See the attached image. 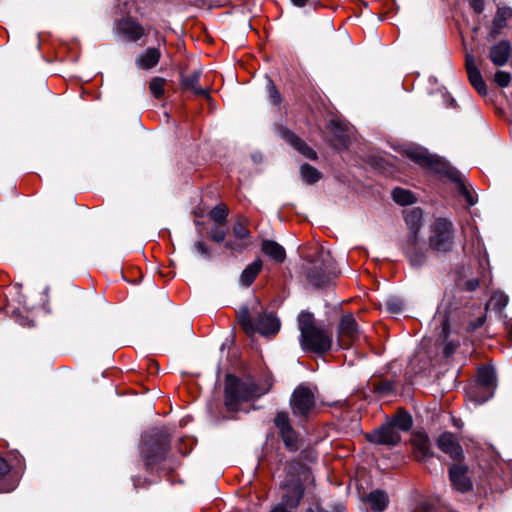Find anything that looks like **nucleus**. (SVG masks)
<instances>
[{"label": "nucleus", "mask_w": 512, "mask_h": 512, "mask_svg": "<svg viewBox=\"0 0 512 512\" xmlns=\"http://www.w3.org/2000/svg\"><path fill=\"white\" fill-rule=\"evenodd\" d=\"M405 155L419 166L444 175L453 181L456 190L465 199L468 206L477 203V196L472 193V187L465 182L464 176L441 157L430 154L427 149L420 146H408L405 149Z\"/></svg>", "instance_id": "1"}, {"label": "nucleus", "mask_w": 512, "mask_h": 512, "mask_svg": "<svg viewBox=\"0 0 512 512\" xmlns=\"http://www.w3.org/2000/svg\"><path fill=\"white\" fill-rule=\"evenodd\" d=\"M238 321L248 335L258 332L261 335H275L280 329V321L273 313L262 311L258 300H254L251 309L243 306L238 312Z\"/></svg>", "instance_id": "2"}, {"label": "nucleus", "mask_w": 512, "mask_h": 512, "mask_svg": "<svg viewBox=\"0 0 512 512\" xmlns=\"http://www.w3.org/2000/svg\"><path fill=\"white\" fill-rule=\"evenodd\" d=\"M298 328L300 331V346L304 351L324 353L332 346V337L326 330L315 324L314 315L302 311L298 315Z\"/></svg>", "instance_id": "3"}, {"label": "nucleus", "mask_w": 512, "mask_h": 512, "mask_svg": "<svg viewBox=\"0 0 512 512\" xmlns=\"http://www.w3.org/2000/svg\"><path fill=\"white\" fill-rule=\"evenodd\" d=\"M268 390L269 387H260L250 378L240 380L228 375L225 383V406L229 411H237L241 403L258 398Z\"/></svg>", "instance_id": "4"}, {"label": "nucleus", "mask_w": 512, "mask_h": 512, "mask_svg": "<svg viewBox=\"0 0 512 512\" xmlns=\"http://www.w3.org/2000/svg\"><path fill=\"white\" fill-rule=\"evenodd\" d=\"M337 276L336 267L331 253L323 248L318 249L307 268V280L315 287L329 285Z\"/></svg>", "instance_id": "5"}, {"label": "nucleus", "mask_w": 512, "mask_h": 512, "mask_svg": "<svg viewBox=\"0 0 512 512\" xmlns=\"http://www.w3.org/2000/svg\"><path fill=\"white\" fill-rule=\"evenodd\" d=\"M497 388L496 371L491 365L480 366L476 373L475 383L467 389V397L477 405L487 402L494 396Z\"/></svg>", "instance_id": "6"}, {"label": "nucleus", "mask_w": 512, "mask_h": 512, "mask_svg": "<svg viewBox=\"0 0 512 512\" xmlns=\"http://www.w3.org/2000/svg\"><path fill=\"white\" fill-rule=\"evenodd\" d=\"M290 407L299 423L307 421L316 408L315 392L305 385H299L290 398Z\"/></svg>", "instance_id": "7"}, {"label": "nucleus", "mask_w": 512, "mask_h": 512, "mask_svg": "<svg viewBox=\"0 0 512 512\" xmlns=\"http://www.w3.org/2000/svg\"><path fill=\"white\" fill-rule=\"evenodd\" d=\"M454 244V228L451 221L438 218L431 227L429 247L436 253H448Z\"/></svg>", "instance_id": "8"}, {"label": "nucleus", "mask_w": 512, "mask_h": 512, "mask_svg": "<svg viewBox=\"0 0 512 512\" xmlns=\"http://www.w3.org/2000/svg\"><path fill=\"white\" fill-rule=\"evenodd\" d=\"M167 444L166 435L161 434L157 436L156 440H154V435L145 434L143 436L141 456L147 469L153 470L156 465L164 460Z\"/></svg>", "instance_id": "9"}, {"label": "nucleus", "mask_w": 512, "mask_h": 512, "mask_svg": "<svg viewBox=\"0 0 512 512\" xmlns=\"http://www.w3.org/2000/svg\"><path fill=\"white\" fill-rule=\"evenodd\" d=\"M362 338V331L354 316L352 314L343 315L338 327V343L340 347L343 349L350 348Z\"/></svg>", "instance_id": "10"}, {"label": "nucleus", "mask_w": 512, "mask_h": 512, "mask_svg": "<svg viewBox=\"0 0 512 512\" xmlns=\"http://www.w3.org/2000/svg\"><path fill=\"white\" fill-rule=\"evenodd\" d=\"M274 425L278 429L279 436L281 437L285 448L290 452L297 451L299 449V438L297 432L291 425L288 412H277L274 417Z\"/></svg>", "instance_id": "11"}, {"label": "nucleus", "mask_w": 512, "mask_h": 512, "mask_svg": "<svg viewBox=\"0 0 512 512\" xmlns=\"http://www.w3.org/2000/svg\"><path fill=\"white\" fill-rule=\"evenodd\" d=\"M367 440L377 445L396 446L401 441V435L389 422L382 424L371 433L367 434Z\"/></svg>", "instance_id": "12"}, {"label": "nucleus", "mask_w": 512, "mask_h": 512, "mask_svg": "<svg viewBox=\"0 0 512 512\" xmlns=\"http://www.w3.org/2000/svg\"><path fill=\"white\" fill-rule=\"evenodd\" d=\"M328 138L331 145L338 149H346L351 140V131L349 127L338 122V121H330L327 125Z\"/></svg>", "instance_id": "13"}, {"label": "nucleus", "mask_w": 512, "mask_h": 512, "mask_svg": "<svg viewBox=\"0 0 512 512\" xmlns=\"http://www.w3.org/2000/svg\"><path fill=\"white\" fill-rule=\"evenodd\" d=\"M414 458L423 463H427L434 457L431 442L428 435L424 432L414 433L411 438Z\"/></svg>", "instance_id": "14"}, {"label": "nucleus", "mask_w": 512, "mask_h": 512, "mask_svg": "<svg viewBox=\"0 0 512 512\" xmlns=\"http://www.w3.org/2000/svg\"><path fill=\"white\" fill-rule=\"evenodd\" d=\"M437 446L453 460H460L463 457V449L451 432L442 433L437 439Z\"/></svg>", "instance_id": "15"}, {"label": "nucleus", "mask_w": 512, "mask_h": 512, "mask_svg": "<svg viewBox=\"0 0 512 512\" xmlns=\"http://www.w3.org/2000/svg\"><path fill=\"white\" fill-rule=\"evenodd\" d=\"M449 478L452 486L459 492H468L473 487L472 481L468 476V469L465 466L453 464L449 468Z\"/></svg>", "instance_id": "16"}, {"label": "nucleus", "mask_w": 512, "mask_h": 512, "mask_svg": "<svg viewBox=\"0 0 512 512\" xmlns=\"http://www.w3.org/2000/svg\"><path fill=\"white\" fill-rule=\"evenodd\" d=\"M285 493L282 495L281 502L278 505H283L288 510L296 509L303 496L304 486L300 482H291L285 485Z\"/></svg>", "instance_id": "17"}, {"label": "nucleus", "mask_w": 512, "mask_h": 512, "mask_svg": "<svg viewBox=\"0 0 512 512\" xmlns=\"http://www.w3.org/2000/svg\"><path fill=\"white\" fill-rule=\"evenodd\" d=\"M465 66L471 85L481 96H485L487 94V86L475 64V60L472 54L466 55Z\"/></svg>", "instance_id": "18"}, {"label": "nucleus", "mask_w": 512, "mask_h": 512, "mask_svg": "<svg viewBox=\"0 0 512 512\" xmlns=\"http://www.w3.org/2000/svg\"><path fill=\"white\" fill-rule=\"evenodd\" d=\"M404 253L414 268L422 267L427 260V254L417 247V236L410 235L407 240V245L404 248Z\"/></svg>", "instance_id": "19"}, {"label": "nucleus", "mask_w": 512, "mask_h": 512, "mask_svg": "<svg viewBox=\"0 0 512 512\" xmlns=\"http://www.w3.org/2000/svg\"><path fill=\"white\" fill-rule=\"evenodd\" d=\"M117 30L130 42L138 41L145 34L144 28L139 23L128 18L118 22Z\"/></svg>", "instance_id": "20"}, {"label": "nucleus", "mask_w": 512, "mask_h": 512, "mask_svg": "<svg viewBox=\"0 0 512 512\" xmlns=\"http://www.w3.org/2000/svg\"><path fill=\"white\" fill-rule=\"evenodd\" d=\"M511 55V44L507 40H502L491 46L489 58L495 66H504Z\"/></svg>", "instance_id": "21"}, {"label": "nucleus", "mask_w": 512, "mask_h": 512, "mask_svg": "<svg viewBox=\"0 0 512 512\" xmlns=\"http://www.w3.org/2000/svg\"><path fill=\"white\" fill-rule=\"evenodd\" d=\"M451 306L450 299H444L438 306L437 311L433 317V324L437 328L441 326V336L447 338L449 335V311Z\"/></svg>", "instance_id": "22"}, {"label": "nucleus", "mask_w": 512, "mask_h": 512, "mask_svg": "<svg viewBox=\"0 0 512 512\" xmlns=\"http://www.w3.org/2000/svg\"><path fill=\"white\" fill-rule=\"evenodd\" d=\"M281 136L286 142H288L294 149L300 152L303 156L312 160L316 159V152L311 147H309L302 139L297 137L292 132L288 130H282Z\"/></svg>", "instance_id": "23"}, {"label": "nucleus", "mask_w": 512, "mask_h": 512, "mask_svg": "<svg viewBox=\"0 0 512 512\" xmlns=\"http://www.w3.org/2000/svg\"><path fill=\"white\" fill-rule=\"evenodd\" d=\"M10 467L7 462L0 458V493L13 491L18 485V479L9 473Z\"/></svg>", "instance_id": "24"}, {"label": "nucleus", "mask_w": 512, "mask_h": 512, "mask_svg": "<svg viewBox=\"0 0 512 512\" xmlns=\"http://www.w3.org/2000/svg\"><path fill=\"white\" fill-rule=\"evenodd\" d=\"M161 57V52L158 48H148L145 52L136 57V66L143 70H149L155 67Z\"/></svg>", "instance_id": "25"}, {"label": "nucleus", "mask_w": 512, "mask_h": 512, "mask_svg": "<svg viewBox=\"0 0 512 512\" xmlns=\"http://www.w3.org/2000/svg\"><path fill=\"white\" fill-rule=\"evenodd\" d=\"M261 251L277 263H282L286 259V251L284 247L273 240H263L261 244Z\"/></svg>", "instance_id": "26"}, {"label": "nucleus", "mask_w": 512, "mask_h": 512, "mask_svg": "<svg viewBox=\"0 0 512 512\" xmlns=\"http://www.w3.org/2000/svg\"><path fill=\"white\" fill-rule=\"evenodd\" d=\"M200 74L199 71H193L191 74L183 75L182 86L197 96L209 98L208 90L199 85Z\"/></svg>", "instance_id": "27"}, {"label": "nucleus", "mask_w": 512, "mask_h": 512, "mask_svg": "<svg viewBox=\"0 0 512 512\" xmlns=\"http://www.w3.org/2000/svg\"><path fill=\"white\" fill-rule=\"evenodd\" d=\"M262 267L263 263L260 259H256L252 263L247 265L240 275V285L243 287H249L254 282L258 274L261 272Z\"/></svg>", "instance_id": "28"}, {"label": "nucleus", "mask_w": 512, "mask_h": 512, "mask_svg": "<svg viewBox=\"0 0 512 512\" xmlns=\"http://www.w3.org/2000/svg\"><path fill=\"white\" fill-rule=\"evenodd\" d=\"M512 18V9L509 7L498 8L490 30L492 36H497L507 25V21Z\"/></svg>", "instance_id": "29"}, {"label": "nucleus", "mask_w": 512, "mask_h": 512, "mask_svg": "<svg viewBox=\"0 0 512 512\" xmlns=\"http://www.w3.org/2000/svg\"><path fill=\"white\" fill-rule=\"evenodd\" d=\"M366 501L373 511L382 512L387 508L389 498L385 491L376 489L366 496Z\"/></svg>", "instance_id": "30"}, {"label": "nucleus", "mask_w": 512, "mask_h": 512, "mask_svg": "<svg viewBox=\"0 0 512 512\" xmlns=\"http://www.w3.org/2000/svg\"><path fill=\"white\" fill-rule=\"evenodd\" d=\"M405 223L411 230V235L417 236L422 226V210L419 208H412L405 212Z\"/></svg>", "instance_id": "31"}, {"label": "nucleus", "mask_w": 512, "mask_h": 512, "mask_svg": "<svg viewBox=\"0 0 512 512\" xmlns=\"http://www.w3.org/2000/svg\"><path fill=\"white\" fill-rule=\"evenodd\" d=\"M389 423L398 431H409L412 427L413 421L410 414L407 412H398Z\"/></svg>", "instance_id": "32"}, {"label": "nucleus", "mask_w": 512, "mask_h": 512, "mask_svg": "<svg viewBox=\"0 0 512 512\" xmlns=\"http://www.w3.org/2000/svg\"><path fill=\"white\" fill-rule=\"evenodd\" d=\"M373 390L381 397H388L396 394V383L393 380H380L372 384Z\"/></svg>", "instance_id": "33"}, {"label": "nucleus", "mask_w": 512, "mask_h": 512, "mask_svg": "<svg viewBox=\"0 0 512 512\" xmlns=\"http://www.w3.org/2000/svg\"><path fill=\"white\" fill-rule=\"evenodd\" d=\"M301 178L305 183L313 184L320 180L321 173L309 164H303L300 167Z\"/></svg>", "instance_id": "34"}, {"label": "nucleus", "mask_w": 512, "mask_h": 512, "mask_svg": "<svg viewBox=\"0 0 512 512\" xmlns=\"http://www.w3.org/2000/svg\"><path fill=\"white\" fill-rule=\"evenodd\" d=\"M393 200L400 205H410L415 201L413 193L402 188H395L392 191Z\"/></svg>", "instance_id": "35"}, {"label": "nucleus", "mask_w": 512, "mask_h": 512, "mask_svg": "<svg viewBox=\"0 0 512 512\" xmlns=\"http://www.w3.org/2000/svg\"><path fill=\"white\" fill-rule=\"evenodd\" d=\"M246 219H242V220H238L233 228H232V231H233V235L237 238V239H240V240H244V239H247L251 236V232L250 230L248 229L247 225H246Z\"/></svg>", "instance_id": "36"}, {"label": "nucleus", "mask_w": 512, "mask_h": 512, "mask_svg": "<svg viewBox=\"0 0 512 512\" xmlns=\"http://www.w3.org/2000/svg\"><path fill=\"white\" fill-rule=\"evenodd\" d=\"M508 304V296L503 292H495L489 301L494 310L502 311Z\"/></svg>", "instance_id": "37"}, {"label": "nucleus", "mask_w": 512, "mask_h": 512, "mask_svg": "<svg viewBox=\"0 0 512 512\" xmlns=\"http://www.w3.org/2000/svg\"><path fill=\"white\" fill-rule=\"evenodd\" d=\"M164 85L165 80L163 78L155 77L150 81L149 88L156 98H160L164 94Z\"/></svg>", "instance_id": "38"}, {"label": "nucleus", "mask_w": 512, "mask_h": 512, "mask_svg": "<svg viewBox=\"0 0 512 512\" xmlns=\"http://www.w3.org/2000/svg\"><path fill=\"white\" fill-rule=\"evenodd\" d=\"M211 218L218 224L225 222L228 210L224 205H218L211 210Z\"/></svg>", "instance_id": "39"}, {"label": "nucleus", "mask_w": 512, "mask_h": 512, "mask_svg": "<svg viewBox=\"0 0 512 512\" xmlns=\"http://www.w3.org/2000/svg\"><path fill=\"white\" fill-rule=\"evenodd\" d=\"M267 91H268L269 101L273 105L280 104V102H281V95H280L278 89L276 88V86H275V84L273 83L272 80H268Z\"/></svg>", "instance_id": "40"}, {"label": "nucleus", "mask_w": 512, "mask_h": 512, "mask_svg": "<svg viewBox=\"0 0 512 512\" xmlns=\"http://www.w3.org/2000/svg\"><path fill=\"white\" fill-rule=\"evenodd\" d=\"M494 81L498 86L505 88L510 84L511 75L509 72L499 70L494 75Z\"/></svg>", "instance_id": "41"}, {"label": "nucleus", "mask_w": 512, "mask_h": 512, "mask_svg": "<svg viewBox=\"0 0 512 512\" xmlns=\"http://www.w3.org/2000/svg\"><path fill=\"white\" fill-rule=\"evenodd\" d=\"M386 308L391 313H399L402 311L403 304L397 298H388L385 302Z\"/></svg>", "instance_id": "42"}, {"label": "nucleus", "mask_w": 512, "mask_h": 512, "mask_svg": "<svg viewBox=\"0 0 512 512\" xmlns=\"http://www.w3.org/2000/svg\"><path fill=\"white\" fill-rule=\"evenodd\" d=\"M194 250L204 259L209 260L211 253L208 246L203 241H197L194 243Z\"/></svg>", "instance_id": "43"}, {"label": "nucleus", "mask_w": 512, "mask_h": 512, "mask_svg": "<svg viewBox=\"0 0 512 512\" xmlns=\"http://www.w3.org/2000/svg\"><path fill=\"white\" fill-rule=\"evenodd\" d=\"M225 237H226V231L219 227H214L210 231V238L214 242L221 243L225 240Z\"/></svg>", "instance_id": "44"}, {"label": "nucleus", "mask_w": 512, "mask_h": 512, "mask_svg": "<svg viewBox=\"0 0 512 512\" xmlns=\"http://www.w3.org/2000/svg\"><path fill=\"white\" fill-rule=\"evenodd\" d=\"M247 245L236 242V241H226L225 248L231 251L241 252L246 248Z\"/></svg>", "instance_id": "45"}, {"label": "nucleus", "mask_w": 512, "mask_h": 512, "mask_svg": "<svg viewBox=\"0 0 512 512\" xmlns=\"http://www.w3.org/2000/svg\"><path fill=\"white\" fill-rule=\"evenodd\" d=\"M343 511H344L343 507H341L340 509H338L336 511H328L325 508H323L319 503H315L312 506H309L308 508H306L304 512H343Z\"/></svg>", "instance_id": "46"}, {"label": "nucleus", "mask_w": 512, "mask_h": 512, "mask_svg": "<svg viewBox=\"0 0 512 512\" xmlns=\"http://www.w3.org/2000/svg\"><path fill=\"white\" fill-rule=\"evenodd\" d=\"M469 4L475 13L480 14L484 9L483 0H469Z\"/></svg>", "instance_id": "47"}, {"label": "nucleus", "mask_w": 512, "mask_h": 512, "mask_svg": "<svg viewBox=\"0 0 512 512\" xmlns=\"http://www.w3.org/2000/svg\"><path fill=\"white\" fill-rule=\"evenodd\" d=\"M465 286L468 291H473L479 286V281L478 279L467 280Z\"/></svg>", "instance_id": "48"}, {"label": "nucleus", "mask_w": 512, "mask_h": 512, "mask_svg": "<svg viewBox=\"0 0 512 512\" xmlns=\"http://www.w3.org/2000/svg\"><path fill=\"white\" fill-rule=\"evenodd\" d=\"M270 512H292L291 510L286 509L283 505H275Z\"/></svg>", "instance_id": "49"}, {"label": "nucleus", "mask_w": 512, "mask_h": 512, "mask_svg": "<svg viewBox=\"0 0 512 512\" xmlns=\"http://www.w3.org/2000/svg\"><path fill=\"white\" fill-rule=\"evenodd\" d=\"M291 2L297 7H303L306 5L308 0H291Z\"/></svg>", "instance_id": "50"}, {"label": "nucleus", "mask_w": 512, "mask_h": 512, "mask_svg": "<svg viewBox=\"0 0 512 512\" xmlns=\"http://www.w3.org/2000/svg\"><path fill=\"white\" fill-rule=\"evenodd\" d=\"M454 347L451 345V343H448L446 346H445V354L446 355H449L452 351H453Z\"/></svg>", "instance_id": "51"}, {"label": "nucleus", "mask_w": 512, "mask_h": 512, "mask_svg": "<svg viewBox=\"0 0 512 512\" xmlns=\"http://www.w3.org/2000/svg\"><path fill=\"white\" fill-rule=\"evenodd\" d=\"M453 424H454V426H455V427H457V428H461V427H462V425H463V423H462V422H461V420H459V419H453Z\"/></svg>", "instance_id": "52"}, {"label": "nucleus", "mask_w": 512, "mask_h": 512, "mask_svg": "<svg viewBox=\"0 0 512 512\" xmlns=\"http://www.w3.org/2000/svg\"><path fill=\"white\" fill-rule=\"evenodd\" d=\"M422 508H423V512H429V510H430V505H428V504H423Z\"/></svg>", "instance_id": "53"}, {"label": "nucleus", "mask_w": 512, "mask_h": 512, "mask_svg": "<svg viewBox=\"0 0 512 512\" xmlns=\"http://www.w3.org/2000/svg\"><path fill=\"white\" fill-rule=\"evenodd\" d=\"M510 334H511V336H512V324H511V328H510Z\"/></svg>", "instance_id": "54"}]
</instances>
